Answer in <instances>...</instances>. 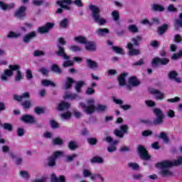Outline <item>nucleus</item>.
I'll return each instance as SVG.
<instances>
[{"label":"nucleus","mask_w":182,"mask_h":182,"mask_svg":"<svg viewBox=\"0 0 182 182\" xmlns=\"http://www.w3.org/2000/svg\"><path fill=\"white\" fill-rule=\"evenodd\" d=\"M89 9L92 12V16L94 22L97 23L100 26H102L107 23V21L105 18L100 16V9L97 6L90 4L89 6Z\"/></svg>","instance_id":"7ed1b4c3"},{"label":"nucleus","mask_w":182,"mask_h":182,"mask_svg":"<svg viewBox=\"0 0 182 182\" xmlns=\"http://www.w3.org/2000/svg\"><path fill=\"white\" fill-rule=\"evenodd\" d=\"M168 11L169 12H177V8L174 7L173 4H169L168 6Z\"/></svg>","instance_id":"774afa93"},{"label":"nucleus","mask_w":182,"mask_h":182,"mask_svg":"<svg viewBox=\"0 0 182 182\" xmlns=\"http://www.w3.org/2000/svg\"><path fill=\"white\" fill-rule=\"evenodd\" d=\"M91 163H97L98 164H102L103 163V158L100 157V156H94L92 159H91Z\"/></svg>","instance_id":"4c0bfd02"},{"label":"nucleus","mask_w":182,"mask_h":182,"mask_svg":"<svg viewBox=\"0 0 182 182\" xmlns=\"http://www.w3.org/2000/svg\"><path fill=\"white\" fill-rule=\"evenodd\" d=\"M178 76V73L177 72L172 70L170 71L168 74V77L170 79V80H174L175 82H177L178 83H181V78L177 77Z\"/></svg>","instance_id":"f3484780"},{"label":"nucleus","mask_w":182,"mask_h":182,"mask_svg":"<svg viewBox=\"0 0 182 182\" xmlns=\"http://www.w3.org/2000/svg\"><path fill=\"white\" fill-rule=\"evenodd\" d=\"M170 63V60L167 58H160L159 57H155L153 58L151 61V66L152 68H156V66H166Z\"/></svg>","instance_id":"6e6552de"},{"label":"nucleus","mask_w":182,"mask_h":182,"mask_svg":"<svg viewBox=\"0 0 182 182\" xmlns=\"http://www.w3.org/2000/svg\"><path fill=\"white\" fill-rule=\"evenodd\" d=\"M112 16L114 21H115V22H117V21H119V19H120V14L117 11H112Z\"/></svg>","instance_id":"a19ab883"},{"label":"nucleus","mask_w":182,"mask_h":182,"mask_svg":"<svg viewBox=\"0 0 182 182\" xmlns=\"http://www.w3.org/2000/svg\"><path fill=\"white\" fill-rule=\"evenodd\" d=\"M73 83H75V80H73L72 77H68L65 82V90H68V89L71 88Z\"/></svg>","instance_id":"2f4dec72"},{"label":"nucleus","mask_w":182,"mask_h":182,"mask_svg":"<svg viewBox=\"0 0 182 182\" xmlns=\"http://www.w3.org/2000/svg\"><path fill=\"white\" fill-rule=\"evenodd\" d=\"M56 4L59 5L60 8H63V9H66L67 11H70V7L68 5H72V0H60L56 1Z\"/></svg>","instance_id":"4468645a"},{"label":"nucleus","mask_w":182,"mask_h":182,"mask_svg":"<svg viewBox=\"0 0 182 182\" xmlns=\"http://www.w3.org/2000/svg\"><path fill=\"white\" fill-rule=\"evenodd\" d=\"M168 30V24H163L162 26H159L157 30V33L161 36V35H164L166 32Z\"/></svg>","instance_id":"b1692460"},{"label":"nucleus","mask_w":182,"mask_h":182,"mask_svg":"<svg viewBox=\"0 0 182 182\" xmlns=\"http://www.w3.org/2000/svg\"><path fill=\"white\" fill-rule=\"evenodd\" d=\"M15 8V4L11 3L9 4H5L4 1H0V9L2 11H11Z\"/></svg>","instance_id":"aec40b11"},{"label":"nucleus","mask_w":182,"mask_h":182,"mask_svg":"<svg viewBox=\"0 0 182 182\" xmlns=\"http://www.w3.org/2000/svg\"><path fill=\"white\" fill-rule=\"evenodd\" d=\"M166 9L160 4H154L151 5V10L155 12H163Z\"/></svg>","instance_id":"a878e982"},{"label":"nucleus","mask_w":182,"mask_h":182,"mask_svg":"<svg viewBox=\"0 0 182 182\" xmlns=\"http://www.w3.org/2000/svg\"><path fill=\"white\" fill-rule=\"evenodd\" d=\"M33 38H36V32L31 31L24 36L23 42H24V43H29V42H31Z\"/></svg>","instance_id":"6ab92c4d"},{"label":"nucleus","mask_w":182,"mask_h":182,"mask_svg":"<svg viewBox=\"0 0 182 182\" xmlns=\"http://www.w3.org/2000/svg\"><path fill=\"white\" fill-rule=\"evenodd\" d=\"M87 141L90 146H96L97 144V139L87 138Z\"/></svg>","instance_id":"a18cd8bd"},{"label":"nucleus","mask_w":182,"mask_h":182,"mask_svg":"<svg viewBox=\"0 0 182 182\" xmlns=\"http://www.w3.org/2000/svg\"><path fill=\"white\" fill-rule=\"evenodd\" d=\"M51 182H66V178L63 175H61L59 176V178H58L56 177V175L53 173L51 175Z\"/></svg>","instance_id":"393cba45"},{"label":"nucleus","mask_w":182,"mask_h":182,"mask_svg":"<svg viewBox=\"0 0 182 182\" xmlns=\"http://www.w3.org/2000/svg\"><path fill=\"white\" fill-rule=\"evenodd\" d=\"M128 31H129L131 33H137L139 32V28H137V26L132 24L128 26Z\"/></svg>","instance_id":"c9c22d12"},{"label":"nucleus","mask_w":182,"mask_h":182,"mask_svg":"<svg viewBox=\"0 0 182 182\" xmlns=\"http://www.w3.org/2000/svg\"><path fill=\"white\" fill-rule=\"evenodd\" d=\"M128 82L129 85H132L133 87H137L139 85H140V82L139 80H137V77L136 76H132L129 78Z\"/></svg>","instance_id":"5701e85b"},{"label":"nucleus","mask_w":182,"mask_h":182,"mask_svg":"<svg viewBox=\"0 0 182 182\" xmlns=\"http://www.w3.org/2000/svg\"><path fill=\"white\" fill-rule=\"evenodd\" d=\"M129 76V73H122L118 77V82L119 86H125L126 85V77Z\"/></svg>","instance_id":"412c9836"},{"label":"nucleus","mask_w":182,"mask_h":182,"mask_svg":"<svg viewBox=\"0 0 182 182\" xmlns=\"http://www.w3.org/2000/svg\"><path fill=\"white\" fill-rule=\"evenodd\" d=\"M76 97H77V94H66L64 96V99H70V100H75V99H76Z\"/></svg>","instance_id":"603ef678"},{"label":"nucleus","mask_w":182,"mask_h":182,"mask_svg":"<svg viewBox=\"0 0 182 182\" xmlns=\"http://www.w3.org/2000/svg\"><path fill=\"white\" fill-rule=\"evenodd\" d=\"M161 174L162 177H166V176H171L172 173L168 169H163L161 171Z\"/></svg>","instance_id":"4d7b16f0"},{"label":"nucleus","mask_w":182,"mask_h":182,"mask_svg":"<svg viewBox=\"0 0 182 182\" xmlns=\"http://www.w3.org/2000/svg\"><path fill=\"white\" fill-rule=\"evenodd\" d=\"M9 69H6L4 71V74L1 75L2 82H7L9 77L14 76V72L16 71V75L15 77L16 82H21L22 80V72H21V65H9Z\"/></svg>","instance_id":"f257e3e1"},{"label":"nucleus","mask_w":182,"mask_h":182,"mask_svg":"<svg viewBox=\"0 0 182 182\" xmlns=\"http://www.w3.org/2000/svg\"><path fill=\"white\" fill-rule=\"evenodd\" d=\"M179 58H182V50H180L178 53H173L171 56V59H173L174 60H177V59H179Z\"/></svg>","instance_id":"3c124183"},{"label":"nucleus","mask_w":182,"mask_h":182,"mask_svg":"<svg viewBox=\"0 0 182 182\" xmlns=\"http://www.w3.org/2000/svg\"><path fill=\"white\" fill-rule=\"evenodd\" d=\"M74 41L81 45H85L86 50H91L92 52L96 50V43L93 41H87V38L85 36H76L74 38Z\"/></svg>","instance_id":"39448f33"},{"label":"nucleus","mask_w":182,"mask_h":182,"mask_svg":"<svg viewBox=\"0 0 182 182\" xmlns=\"http://www.w3.org/2000/svg\"><path fill=\"white\" fill-rule=\"evenodd\" d=\"M107 109V106L100 105V104H99L97 107H95V110L97 112H106Z\"/></svg>","instance_id":"ea45409f"},{"label":"nucleus","mask_w":182,"mask_h":182,"mask_svg":"<svg viewBox=\"0 0 182 182\" xmlns=\"http://www.w3.org/2000/svg\"><path fill=\"white\" fill-rule=\"evenodd\" d=\"M41 83L43 86H46V87L52 86L53 87H56V84H55V82L49 80H43Z\"/></svg>","instance_id":"72a5a7b5"},{"label":"nucleus","mask_w":182,"mask_h":182,"mask_svg":"<svg viewBox=\"0 0 182 182\" xmlns=\"http://www.w3.org/2000/svg\"><path fill=\"white\" fill-rule=\"evenodd\" d=\"M34 58H40L41 56H45V51L36 50L33 52Z\"/></svg>","instance_id":"79ce46f5"},{"label":"nucleus","mask_w":182,"mask_h":182,"mask_svg":"<svg viewBox=\"0 0 182 182\" xmlns=\"http://www.w3.org/2000/svg\"><path fill=\"white\" fill-rule=\"evenodd\" d=\"M62 119H64L65 120H69L70 117H72V112H66L61 114Z\"/></svg>","instance_id":"49530a36"},{"label":"nucleus","mask_w":182,"mask_h":182,"mask_svg":"<svg viewBox=\"0 0 182 182\" xmlns=\"http://www.w3.org/2000/svg\"><path fill=\"white\" fill-rule=\"evenodd\" d=\"M182 164V156L178 157L177 160L173 161H164L161 162H158L155 164L156 168H170V167H174L177 166H181Z\"/></svg>","instance_id":"20e7f679"},{"label":"nucleus","mask_w":182,"mask_h":182,"mask_svg":"<svg viewBox=\"0 0 182 182\" xmlns=\"http://www.w3.org/2000/svg\"><path fill=\"white\" fill-rule=\"evenodd\" d=\"M3 127L4 130H8V132H12V130H14V126L9 123H4Z\"/></svg>","instance_id":"c03bdc74"},{"label":"nucleus","mask_w":182,"mask_h":182,"mask_svg":"<svg viewBox=\"0 0 182 182\" xmlns=\"http://www.w3.org/2000/svg\"><path fill=\"white\" fill-rule=\"evenodd\" d=\"M142 39L143 38H141V36H136L135 38H132V41L133 42L135 46H139V42L141 41Z\"/></svg>","instance_id":"f704fd0d"},{"label":"nucleus","mask_w":182,"mask_h":182,"mask_svg":"<svg viewBox=\"0 0 182 182\" xmlns=\"http://www.w3.org/2000/svg\"><path fill=\"white\" fill-rule=\"evenodd\" d=\"M73 65H74L73 62H72V60H70L69 59L64 61L63 63V68H69L70 66H73Z\"/></svg>","instance_id":"864d4df0"},{"label":"nucleus","mask_w":182,"mask_h":182,"mask_svg":"<svg viewBox=\"0 0 182 182\" xmlns=\"http://www.w3.org/2000/svg\"><path fill=\"white\" fill-rule=\"evenodd\" d=\"M63 155V152L60 151H56L53 153V154L51 156L53 157V159L55 160H56V159H59V157H60L61 156Z\"/></svg>","instance_id":"5fc2aeb1"},{"label":"nucleus","mask_w":182,"mask_h":182,"mask_svg":"<svg viewBox=\"0 0 182 182\" xmlns=\"http://www.w3.org/2000/svg\"><path fill=\"white\" fill-rule=\"evenodd\" d=\"M21 106H22L23 109L24 110H29L31 107H32V101L27 100H24L21 104Z\"/></svg>","instance_id":"cd10ccee"},{"label":"nucleus","mask_w":182,"mask_h":182,"mask_svg":"<svg viewBox=\"0 0 182 182\" xmlns=\"http://www.w3.org/2000/svg\"><path fill=\"white\" fill-rule=\"evenodd\" d=\"M34 113H36V114H43V113H45V109L44 108H41L40 107H36L34 109Z\"/></svg>","instance_id":"de8ad7c7"},{"label":"nucleus","mask_w":182,"mask_h":182,"mask_svg":"<svg viewBox=\"0 0 182 182\" xmlns=\"http://www.w3.org/2000/svg\"><path fill=\"white\" fill-rule=\"evenodd\" d=\"M32 4L35 6H41L43 4V0H33Z\"/></svg>","instance_id":"338daca9"},{"label":"nucleus","mask_w":182,"mask_h":182,"mask_svg":"<svg viewBox=\"0 0 182 182\" xmlns=\"http://www.w3.org/2000/svg\"><path fill=\"white\" fill-rule=\"evenodd\" d=\"M14 16L16 18H18V19H23V18L26 17V6H20L17 11L14 13Z\"/></svg>","instance_id":"f8f14e48"},{"label":"nucleus","mask_w":182,"mask_h":182,"mask_svg":"<svg viewBox=\"0 0 182 182\" xmlns=\"http://www.w3.org/2000/svg\"><path fill=\"white\" fill-rule=\"evenodd\" d=\"M26 76L28 80H31L33 78V75H32V71H31V70H26Z\"/></svg>","instance_id":"e2e57ef3"},{"label":"nucleus","mask_w":182,"mask_h":182,"mask_svg":"<svg viewBox=\"0 0 182 182\" xmlns=\"http://www.w3.org/2000/svg\"><path fill=\"white\" fill-rule=\"evenodd\" d=\"M14 99L16 102H22L23 99H31V94H29L28 92H23L21 95H14Z\"/></svg>","instance_id":"a211bd4d"},{"label":"nucleus","mask_w":182,"mask_h":182,"mask_svg":"<svg viewBox=\"0 0 182 182\" xmlns=\"http://www.w3.org/2000/svg\"><path fill=\"white\" fill-rule=\"evenodd\" d=\"M173 41L176 43H181L182 42V37L180 34H176L173 36Z\"/></svg>","instance_id":"6e6d98bb"},{"label":"nucleus","mask_w":182,"mask_h":182,"mask_svg":"<svg viewBox=\"0 0 182 182\" xmlns=\"http://www.w3.org/2000/svg\"><path fill=\"white\" fill-rule=\"evenodd\" d=\"M151 95H156V100H163L164 99V93L160 92L159 90L152 89L151 90Z\"/></svg>","instance_id":"4be33fe9"},{"label":"nucleus","mask_w":182,"mask_h":182,"mask_svg":"<svg viewBox=\"0 0 182 182\" xmlns=\"http://www.w3.org/2000/svg\"><path fill=\"white\" fill-rule=\"evenodd\" d=\"M87 103L89 104V105L86 106V104H85V102H80V107L84 109V111L85 112V113H87V114H93V113L96 112V106L93 105V103H95V100H89L87 101Z\"/></svg>","instance_id":"423d86ee"},{"label":"nucleus","mask_w":182,"mask_h":182,"mask_svg":"<svg viewBox=\"0 0 182 182\" xmlns=\"http://www.w3.org/2000/svg\"><path fill=\"white\" fill-rule=\"evenodd\" d=\"M137 153L141 160L149 161L151 159V156L149 154V151L144 146L139 145L137 148Z\"/></svg>","instance_id":"0eeeda50"},{"label":"nucleus","mask_w":182,"mask_h":182,"mask_svg":"<svg viewBox=\"0 0 182 182\" xmlns=\"http://www.w3.org/2000/svg\"><path fill=\"white\" fill-rule=\"evenodd\" d=\"M50 124L52 129L59 128V124L53 119L50 122Z\"/></svg>","instance_id":"680f3d73"},{"label":"nucleus","mask_w":182,"mask_h":182,"mask_svg":"<svg viewBox=\"0 0 182 182\" xmlns=\"http://www.w3.org/2000/svg\"><path fill=\"white\" fill-rule=\"evenodd\" d=\"M20 121L26 124H33V123L36 122V119H35V117L31 114H23L20 118Z\"/></svg>","instance_id":"ddd939ff"},{"label":"nucleus","mask_w":182,"mask_h":182,"mask_svg":"<svg viewBox=\"0 0 182 182\" xmlns=\"http://www.w3.org/2000/svg\"><path fill=\"white\" fill-rule=\"evenodd\" d=\"M68 148L70 150H76L77 149V144L74 141H71L68 143Z\"/></svg>","instance_id":"09e8293b"},{"label":"nucleus","mask_w":182,"mask_h":182,"mask_svg":"<svg viewBox=\"0 0 182 182\" xmlns=\"http://www.w3.org/2000/svg\"><path fill=\"white\" fill-rule=\"evenodd\" d=\"M51 72H54V73H57L58 75L62 74V69L58 64H53L50 68Z\"/></svg>","instance_id":"c756f323"},{"label":"nucleus","mask_w":182,"mask_h":182,"mask_svg":"<svg viewBox=\"0 0 182 182\" xmlns=\"http://www.w3.org/2000/svg\"><path fill=\"white\" fill-rule=\"evenodd\" d=\"M48 167H55V166H56V159H55V158L53 156L48 157Z\"/></svg>","instance_id":"e433bc0d"},{"label":"nucleus","mask_w":182,"mask_h":182,"mask_svg":"<svg viewBox=\"0 0 182 182\" xmlns=\"http://www.w3.org/2000/svg\"><path fill=\"white\" fill-rule=\"evenodd\" d=\"M133 43H127V49H129V56H137V55H140V50L134 49Z\"/></svg>","instance_id":"2eb2a0df"},{"label":"nucleus","mask_w":182,"mask_h":182,"mask_svg":"<svg viewBox=\"0 0 182 182\" xmlns=\"http://www.w3.org/2000/svg\"><path fill=\"white\" fill-rule=\"evenodd\" d=\"M112 49L115 53H118L119 55H124V52L123 51V48L118 46H112Z\"/></svg>","instance_id":"58836bf2"},{"label":"nucleus","mask_w":182,"mask_h":182,"mask_svg":"<svg viewBox=\"0 0 182 182\" xmlns=\"http://www.w3.org/2000/svg\"><path fill=\"white\" fill-rule=\"evenodd\" d=\"M86 63L90 69H97V63L96 61H93L92 59H87Z\"/></svg>","instance_id":"bb28decb"},{"label":"nucleus","mask_w":182,"mask_h":182,"mask_svg":"<svg viewBox=\"0 0 182 182\" xmlns=\"http://www.w3.org/2000/svg\"><path fill=\"white\" fill-rule=\"evenodd\" d=\"M128 166L131 167V168H133L134 170H136V171H137V170H139V168H140V166L136 163L131 162L128 164Z\"/></svg>","instance_id":"13d9d810"},{"label":"nucleus","mask_w":182,"mask_h":182,"mask_svg":"<svg viewBox=\"0 0 182 182\" xmlns=\"http://www.w3.org/2000/svg\"><path fill=\"white\" fill-rule=\"evenodd\" d=\"M114 133L117 137H119V139H123L124 137V134H127V133H129V126L127 124L122 125L120 127V130L115 129L114 131Z\"/></svg>","instance_id":"9d476101"},{"label":"nucleus","mask_w":182,"mask_h":182,"mask_svg":"<svg viewBox=\"0 0 182 182\" xmlns=\"http://www.w3.org/2000/svg\"><path fill=\"white\" fill-rule=\"evenodd\" d=\"M153 112L156 116V118H155L153 122L149 119H140V123H143L144 124H149V126H151L153 124H154V126L161 124L164 119V114H163V111H161V109H160L159 108H155L154 109Z\"/></svg>","instance_id":"f03ea898"},{"label":"nucleus","mask_w":182,"mask_h":182,"mask_svg":"<svg viewBox=\"0 0 182 182\" xmlns=\"http://www.w3.org/2000/svg\"><path fill=\"white\" fill-rule=\"evenodd\" d=\"M55 28V23L47 22L44 26H41L38 28V33H49L50 31H52Z\"/></svg>","instance_id":"1a4fd4ad"},{"label":"nucleus","mask_w":182,"mask_h":182,"mask_svg":"<svg viewBox=\"0 0 182 182\" xmlns=\"http://www.w3.org/2000/svg\"><path fill=\"white\" fill-rule=\"evenodd\" d=\"M70 108V104L69 102H66L65 101H61L58 105H57V110L58 112H63V110H68V109Z\"/></svg>","instance_id":"dca6fc26"},{"label":"nucleus","mask_w":182,"mask_h":182,"mask_svg":"<svg viewBox=\"0 0 182 182\" xmlns=\"http://www.w3.org/2000/svg\"><path fill=\"white\" fill-rule=\"evenodd\" d=\"M83 86H85L84 81H78L76 82L75 89L77 93H80V92L82 90V87H83Z\"/></svg>","instance_id":"473e14b6"},{"label":"nucleus","mask_w":182,"mask_h":182,"mask_svg":"<svg viewBox=\"0 0 182 182\" xmlns=\"http://www.w3.org/2000/svg\"><path fill=\"white\" fill-rule=\"evenodd\" d=\"M60 28H68V18H64L60 23Z\"/></svg>","instance_id":"0e129e2a"},{"label":"nucleus","mask_w":182,"mask_h":182,"mask_svg":"<svg viewBox=\"0 0 182 182\" xmlns=\"http://www.w3.org/2000/svg\"><path fill=\"white\" fill-rule=\"evenodd\" d=\"M53 144L55 146H62V144H63V140L59 137H57L53 140Z\"/></svg>","instance_id":"37998d69"},{"label":"nucleus","mask_w":182,"mask_h":182,"mask_svg":"<svg viewBox=\"0 0 182 182\" xmlns=\"http://www.w3.org/2000/svg\"><path fill=\"white\" fill-rule=\"evenodd\" d=\"M153 134V132L151 130H145L142 132V136L144 137H149V136H151Z\"/></svg>","instance_id":"69168bd1"},{"label":"nucleus","mask_w":182,"mask_h":182,"mask_svg":"<svg viewBox=\"0 0 182 182\" xmlns=\"http://www.w3.org/2000/svg\"><path fill=\"white\" fill-rule=\"evenodd\" d=\"M159 139H162L166 143H168L169 139L166 132H161L159 134Z\"/></svg>","instance_id":"8fccbe9b"},{"label":"nucleus","mask_w":182,"mask_h":182,"mask_svg":"<svg viewBox=\"0 0 182 182\" xmlns=\"http://www.w3.org/2000/svg\"><path fill=\"white\" fill-rule=\"evenodd\" d=\"M70 50L73 52H80L82 50V48L79 47V46H71L70 48Z\"/></svg>","instance_id":"052dcab7"},{"label":"nucleus","mask_w":182,"mask_h":182,"mask_svg":"<svg viewBox=\"0 0 182 182\" xmlns=\"http://www.w3.org/2000/svg\"><path fill=\"white\" fill-rule=\"evenodd\" d=\"M109 31L108 28H98L97 30V33L98 36H106L108 33H109Z\"/></svg>","instance_id":"c85d7f7f"},{"label":"nucleus","mask_w":182,"mask_h":182,"mask_svg":"<svg viewBox=\"0 0 182 182\" xmlns=\"http://www.w3.org/2000/svg\"><path fill=\"white\" fill-rule=\"evenodd\" d=\"M57 50H55V53L57 56H60V58H63L65 60H68L70 59V56L66 54V51L65 50V47L60 45H57Z\"/></svg>","instance_id":"9b49d317"},{"label":"nucleus","mask_w":182,"mask_h":182,"mask_svg":"<svg viewBox=\"0 0 182 182\" xmlns=\"http://www.w3.org/2000/svg\"><path fill=\"white\" fill-rule=\"evenodd\" d=\"M21 35L22 34L21 33H16L14 31H9V34L7 35V38L9 39H18V38H21Z\"/></svg>","instance_id":"7c9ffc66"},{"label":"nucleus","mask_w":182,"mask_h":182,"mask_svg":"<svg viewBox=\"0 0 182 182\" xmlns=\"http://www.w3.org/2000/svg\"><path fill=\"white\" fill-rule=\"evenodd\" d=\"M25 134V129L23 128H18L17 129V136L18 137H22Z\"/></svg>","instance_id":"bf43d9fd"}]
</instances>
